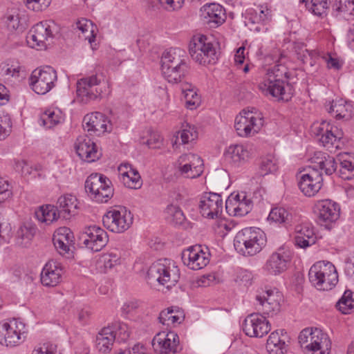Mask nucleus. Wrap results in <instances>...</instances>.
<instances>
[{
	"instance_id": "obj_1",
	"label": "nucleus",
	"mask_w": 354,
	"mask_h": 354,
	"mask_svg": "<svg viewBox=\"0 0 354 354\" xmlns=\"http://www.w3.org/2000/svg\"><path fill=\"white\" fill-rule=\"evenodd\" d=\"M266 243L264 232L259 228L245 227L235 236V250L243 256H253L259 253Z\"/></svg>"
},
{
	"instance_id": "obj_2",
	"label": "nucleus",
	"mask_w": 354,
	"mask_h": 354,
	"mask_svg": "<svg viewBox=\"0 0 354 354\" xmlns=\"http://www.w3.org/2000/svg\"><path fill=\"white\" fill-rule=\"evenodd\" d=\"M311 284L319 290L333 289L338 282V274L335 266L329 262L318 261L309 270Z\"/></svg>"
},
{
	"instance_id": "obj_3",
	"label": "nucleus",
	"mask_w": 354,
	"mask_h": 354,
	"mask_svg": "<svg viewBox=\"0 0 354 354\" xmlns=\"http://www.w3.org/2000/svg\"><path fill=\"white\" fill-rule=\"evenodd\" d=\"M147 278L151 283L158 282L169 288L178 282L180 278L179 270L168 259H158L153 263L147 271Z\"/></svg>"
},
{
	"instance_id": "obj_4",
	"label": "nucleus",
	"mask_w": 354,
	"mask_h": 354,
	"mask_svg": "<svg viewBox=\"0 0 354 354\" xmlns=\"http://www.w3.org/2000/svg\"><path fill=\"white\" fill-rule=\"evenodd\" d=\"M109 92L107 82L98 78L97 75L83 77L77 82V95L85 103L102 98Z\"/></svg>"
},
{
	"instance_id": "obj_5",
	"label": "nucleus",
	"mask_w": 354,
	"mask_h": 354,
	"mask_svg": "<svg viewBox=\"0 0 354 354\" xmlns=\"http://www.w3.org/2000/svg\"><path fill=\"white\" fill-rule=\"evenodd\" d=\"M298 339L303 350L312 354L317 351H319L320 354H325L331 347L328 335L318 328H306L302 330Z\"/></svg>"
},
{
	"instance_id": "obj_6",
	"label": "nucleus",
	"mask_w": 354,
	"mask_h": 354,
	"mask_svg": "<svg viewBox=\"0 0 354 354\" xmlns=\"http://www.w3.org/2000/svg\"><path fill=\"white\" fill-rule=\"evenodd\" d=\"M84 187L89 197L97 203H106L113 196L111 181L101 174H91L87 177Z\"/></svg>"
},
{
	"instance_id": "obj_7",
	"label": "nucleus",
	"mask_w": 354,
	"mask_h": 354,
	"mask_svg": "<svg viewBox=\"0 0 354 354\" xmlns=\"http://www.w3.org/2000/svg\"><path fill=\"white\" fill-rule=\"evenodd\" d=\"M25 324L17 319L0 323V344L15 347L22 344L26 337Z\"/></svg>"
},
{
	"instance_id": "obj_8",
	"label": "nucleus",
	"mask_w": 354,
	"mask_h": 354,
	"mask_svg": "<svg viewBox=\"0 0 354 354\" xmlns=\"http://www.w3.org/2000/svg\"><path fill=\"white\" fill-rule=\"evenodd\" d=\"M202 35L194 39L189 44V53L192 59L201 65L214 64L218 60L216 48L210 42L206 41Z\"/></svg>"
},
{
	"instance_id": "obj_9",
	"label": "nucleus",
	"mask_w": 354,
	"mask_h": 354,
	"mask_svg": "<svg viewBox=\"0 0 354 354\" xmlns=\"http://www.w3.org/2000/svg\"><path fill=\"white\" fill-rule=\"evenodd\" d=\"M133 216L124 207L118 206L111 208L103 216L104 226L115 233L127 231L133 223Z\"/></svg>"
},
{
	"instance_id": "obj_10",
	"label": "nucleus",
	"mask_w": 354,
	"mask_h": 354,
	"mask_svg": "<svg viewBox=\"0 0 354 354\" xmlns=\"http://www.w3.org/2000/svg\"><path fill=\"white\" fill-rule=\"evenodd\" d=\"M56 24L53 21H44L35 24L29 30L27 42L31 48L45 49L54 37Z\"/></svg>"
},
{
	"instance_id": "obj_11",
	"label": "nucleus",
	"mask_w": 354,
	"mask_h": 354,
	"mask_svg": "<svg viewBox=\"0 0 354 354\" xmlns=\"http://www.w3.org/2000/svg\"><path fill=\"white\" fill-rule=\"evenodd\" d=\"M313 212L317 223L330 230L340 216V206L330 199L321 200L315 204Z\"/></svg>"
},
{
	"instance_id": "obj_12",
	"label": "nucleus",
	"mask_w": 354,
	"mask_h": 354,
	"mask_svg": "<svg viewBox=\"0 0 354 354\" xmlns=\"http://www.w3.org/2000/svg\"><path fill=\"white\" fill-rule=\"evenodd\" d=\"M263 118L261 113L255 111L243 110L235 118L234 128L241 137H249L258 133L263 126Z\"/></svg>"
},
{
	"instance_id": "obj_13",
	"label": "nucleus",
	"mask_w": 354,
	"mask_h": 354,
	"mask_svg": "<svg viewBox=\"0 0 354 354\" xmlns=\"http://www.w3.org/2000/svg\"><path fill=\"white\" fill-rule=\"evenodd\" d=\"M57 79L56 71L51 66H46L32 71L29 84L36 93L44 95L54 87Z\"/></svg>"
},
{
	"instance_id": "obj_14",
	"label": "nucleus",
	"mask_w": 354,
	"mask_h": 354,
	"mask_svg": "<svg viewBox=\"0 0 354 354\" xmlns=\"http://www.w3.org/2000/svg\"><path fill=\"white\" fill-rule=\"evenodd\" d=\"M80 243L93 252L102 250L109 242L107 232L96 225L84 227L79 237Z\"/></svg>"
},
{
	"instance_id": "obj_15",
	"label": "nucleus",
	"mask_w": 354,
	"mask_h": 354,
	"mask_svg": "<svg viewBox=\"0 0 354 354\" xmlns=\"http://www.w3.org/2000/svg\"><path fill=\"white\" fill-rule=\"evenodd\" d=\"M258 86L263 95H270L278 100L288 102L293 95L292 86L288 82L286 86L284 80L266 77Z\"/></svg>"
},
{
	"instance_id": "obj_16",
	"label": "nucleus",
	"mask_w": 354,
	"mask_h": 354,
	"mask_svg": "<svg viewBox=\"0 0 354 354\" xmlns=\"http://www.w3.org/2000/svg\"><path fill=\"white\" fill-rule=\"evenodd\" d=\"M291 259L290 250L285 246H281L268 258L263 268L269 274L277 276L288 269Z\"/></svg>"
},
{
	"instance_id": "obj_17",
	"label": "nucleus",
	"mask_w": 354,
	"mask_h": 354,
	"mask_svg": "<svg viewBox=\"0 0 354 354\" xmlns=\"http://www.w3.org/2000/svg\"><path fill=\"white\" fill-rule=\"evenodd\" d=\"M210 254L208 248L201 245L191 246L182 252V261L184 265L194 270L205 268L209 262Z\"/></svg>"
},
{
	"instance_id": "obj_18",
	"label": "nucleus",
	"mask_w": 354,
	"mask_h": 354,
	"mask_svg": "<svg viewBox=\"0 0 354 354\" xmlns=\"http://www.w3.org/2000/svg\"><path fill=\"white\" fill-rule=\"evenodd\" d=\"M255 299L257 301L256 308L263 314L273 316L280 311L282 295L279 292L268 290L262 295H257Z\"/></svg>"
},
{
	"instance_id": "obj_19",
	"label": "nucleus",
	"mask_w": 354,
	"mask_h": 354,
	"mask_svg": "<svg viewBox=\"0 0 354 354\" xmlns=\"http://www.w3.org/2000/svg\"><path fill=\"white\" fill-rule=\"evenodd\" d=\"M152 346L160 354L176 353L181 350L178 335L174 331L157 333L152 339Z\"/></svg>"
},
{
	"instance_id": "obj_20",
	"label": "nucleus",
	"mask_w": 354,
	"mask_h": 354,
	"mask_svg": "<svg viewBox=\"0 0 354 354\" xmlns=\"http://www.w3.org/2000/svg\"><path fill=\"white\" fill-rule=\"evenodd\" d=\"M269 322L259 313L248 315L243 324V330L250 337H262L270 330Z\"/></svg>"
},
{
	"instance_id": "obj_21",
	"label": "nucleus",
	"mask_w": 354,
	"mask_h": 354,
	"mask_svg": "<svg viewBox=\"0 0 354 354\" xmlns=\"http://www.w3.org/2000/svg\"><path fill=\"white\" fill-rule=\"evenodd\" d=\"M298 187L306 196H314L323 185L322 174L317 170L309 169L307 173H299L298 175Z\"/></svg>"
},
{
	"instance_id": "obj_22",
	"label": "nucleus",
	"mask_w": 354,
	"mask_h": 354,
	"mask_svg": "<svg viewBox=\"0 0 354 354\" xmlns=\"http://www.w3.org/2000/svg\"><path fill=\"white\" fill-rule=\"evenodd\" d=\"M223 202L220 194L205 193L201 198L199 209L201 215L209 219L218 218L222 213Z\"/></svg>"
},
{
	"instance_id": "obj_23",
	"label": "nucleus",
	"mask_w": 354,
	"mask_h": 354,
	"mask_svg": "<svg viewBox=\"0 0 354 354\" xmlns=\"http://www.w3.org/2000/svg\"><path fill=\"white\" fill-rule=\"evenodd\" d=\"M83 127L90 135L97 136L112 129L110 120L100 112L86 115L83 119Z\"/></svg>"
},
{
	"instance_id": "obj_24",
	"label": "nucleus",
	"mask_w": 354,
	"mask_h": 354,
	"mask_svg": "<svg viewBox=\"0 0 354 354\" xmlns=\"http://www.w3.org/2000/svg\"><path fill=\"white\" fill-rule=\"evenodd\" d=\"M75 149L78 156L88 162H94L102 156L96 144L87 136H80L77 138Z\"/></svg>"
},
{
	"instance_id": "obj_25",
	"label": "nucleus",
	"mask_w": 354,
	"mask_h": 354,
	"mask_svg": "<svg viewBox=\"0 0 354 354\" xmlns=\"http://www.w3.org/2000/svg\"><path fill=\"white\" fill-rule=\"evenodd\" d=\"M310 160L311 165L309 166V169L317 170L322 174L324 172L325 174L330 176L337 171V159L326 153L316 151Z\"/></svg>"
},
{
	"instance_id": "obj_26",
	"label": "nucleus",
	"mask_w": 354,
	"mask_h": 354,
	"mask_svg": "<svg viewBox=\"0 0 354 354\" xmlns=\"http://www.w3.org/2000/svg\"><path fill=\"white\" fill-rule=\"evenodd\" d=\"M322 126L317 130L320 143L328 150L333 147L338 148V142L343 138V131L325 122H322Z\"/></svg>"
},
{
	"instance_id": "obj_27",
	"label": "nucleus",
	"mask_w": 354,
	"mask_h": 354,
	"mask_svg": "<svg viewBox=\"0 0 354 354\" xmlns=\"http://www.w3.org/2000/svg\"><path fill=\"white\" fill-rule=\"evenodd\" d=\"M63 273V268L60 263L53 260L49 261L41 270V282L44 286H56L62 281Z\"/></svg>"
},
{
	"instance_id": "obj_28",
	"label": "nucleus",
	"mask_w": 354,
	"mask_h": 354,
	"mask_svg": "<svg viewBox=\"0 0 354 354\" xmlns=\"http://www.w3.org/2000/svg\"><path fill=\"white\" fill-rule=\"evenodd\" d=\"M295 231V245L297 247L305 249L316 243L317 236L311 223H302L297 225Z\"/></svg>"
},
{
	"instance_id": "obj_29",
	"label": "nucleus",
	"mask_w": 354,
	"mask_h": 354,
	"mask_svg": "<svg viewBox=\"0 0 354 354\" xmlns=\"http://www.w3.org/2000/svg\"><path fill=\"white\" fill-rule=\"evenodd\" d=\"M201 17L208 24L214 26L221 25L225 19L223 7L217 3H209L203 6L200 10Z\"/></svg>"
},
{
	"instance_id": "obj_30",
	"label": "nucleus",
	"mask_w": 354,
	"mask_h": 354,
	"mask_svg": "<svg viewBox=\"0 0 354 354\" xmlns=\"http://www.w3.org/2000/svg\"><path fill=\"white\" fill-rule=\"evenodd\" d=\"M252 208V203L250 199H248L245 194L242 193L237 194L234 198V202L231 201H226L225 209L229 214L231 212L234 213V216H244L248 214Z\"/></svg>"
},
{
	"instance_id": "obj_31",
	"label": "nucleus",
	"mask_w": 354,
	"mask_h": 354,
	"mask_svg": "<svg viewBox=\"0 0 354 354\" xmlns=\"http://www.w3.org/2000/svg\"><path fill=\"white\" fill-rule=\"evenodd\" d=\"M268 219L277 223H283L286 226H292L300 221V216L283 207H277L271 209Z\"/></svg>"
},
{
	"instance_id": "obj_32",
	"label": "nucleus",
	"mask_w": 354,
	"mask_h": 354,
	"mask_svg": "<svg viewBox=\"0 0 354 354\" xmlns=\"http://www.w3.org/2000/svg\"><path fill=\"white\" fill-rule=\"evenodd\" d=\"M59 215L64 219H69L76 214L77 199L75 196L67 194L61 196L57 203Z\"/></svg>"
},
{
	"instance_id": "obj_33",
	"label": "nucleus",
	"mask_w": 354,
	"mask_h": 354,
	"mask_svg": "<svg viewBox=\"0 0 354 354\" xmlns=\"http://www.w3.org/2000/svg\"><path fill=\"white\" fill-rule=\"evenodd\" d=\"M225 156L230 164L239 167L248 160L250 152L243 145H234L227 148Z\"/></svg>"
},
{
	"instance_id": "obj_34",
	"label": "nucleus",
	"mask_w": 354,
	"mask_h": 354,
	"mask_svg": "<svg viewBox=\"0 0 354 354\" xmlns=\"http://www.w3.org/2000/svg\"><path fill=\"white\" fill-rule=\"evenodd\" d=\"M327 110L336 119L348 120L351 118L353 107L350 103L339 98L330 102Z\"/></svg>"
},
{
	"instance_id": "obj_35",
	"label": "nucleus",
	"mask_w": 354,
	"mask_h": 354,
	"mask_svg": "<svg viewBox=\"0 0 354 354\" xmlns=\"http://www.w3.org/2000/svg\"><path fill=\"white\" fill-rule=\"evenodd\" d=\"M185 52L180 48H171L165 51L161 57V66H174L175 67H181L183 65H187L185 62Z\"/></svg>"
},
{
	"instance_id": "obj_36",
	"label": "nucleus",
	"mask_w": 354,
	"mask_h": 354,
	"mask_svg": "<svg viewBox=\"0 0 354 354\" xmlns=\"http://www.w3.org/2000/svg\"><path fill=\"white\" fill-rule=\"evenodd\" d=\"M115 339L114 330L110 326L104 327L97 335L96 347L99 351L107 353L111 350Z\"/></svg>"
},
{
	"instance_id": "obj_37",
	"label": "nucleus",
	"mask_w": 354,
	"mask_h": 354,
	"mask_svg": "<svg viewBox=\"0 0 354 354\" xmlns=\"http://www.w3.org/2000/svg\"><path fill=\"white\" fill-rule=\"evenodd\" d=\"M35 214L39 221L46 225H49L53 221H57L59 218H62L59 215L57 207L52 205L40 207L39 209L35 211Z\"/></svg>"
},
{
	"instance_id": "obj_38",
	"label": "nucleus",
	"mask_w": 354,
	"mask_h": 354,
	"mask_svg": "<svg viewBox=\"0 0 354 354\" xmlns=\"http://www.w3.org/2000/svg\"><path fill=\"white\" fill-rule=\"evenodd\" d=\"M162 73L164 77L169 83L177 84L180 82L187 71V65H183L181 67L174 66H161Z\"/></svg>"
},
{
	"instance_id": "obj_39",
	"label": "nucleus",
	"mask_w": 354,
	"mask_h": 354,
	"mask_svg": "<svg viewBox=\"0 0 354 354\" xmlns=\"http://www.w3.org/2000/svg\"><path fill=\"white\" fill-rule=\"evenodd\" d=\"M339 164L337 172L343 180H351L354 178V162H352L347 156H340L337 158Z\"/></svg>"
},
{
	"instance_id": "obj_40",
	"label": "nucleus",
	"mask_w": 354,
	"mask_h": 354,
	"mask_svg": "<svg viewBox=\"0 0 354 354\" xmlns=\"http://www.w3.org/2000/svg\"><path fill=\"white\" fill-rule=\"evenodd\" d=\"M333 10L336 15L346 19L354 16V0H337L333 6Z\"/></svg>"
},
{
	"instance_id": "obj_41",
	"label": "nucleus",
	"mask_w": 354,
	"mask_h": 354,
	"mask_svg": "<svg viewBox=\"0 0 354 354\" xmlns=\"http://www.w3.org/2000/svg\"><path fill=\"white\" fill-rule=\"evenodd\" d=\"M300 3H305L308 10L313 15L322 17L326 14L330 0H300Z\"/></svg>"
},
{
	"instance_id": "obj_42",
	"label": "nucleus",
	"mask_w": 354,
	"mask_h": 354,
	"mask_svg": "<svg viewBox=\"0 0 354 354\" xmlns=\"http://www.w3.org/2000/svg\"><path fill=\"white\" fill-rule=\"evenodd\" d=\"M342 314L347 315L354 312V293L350 290L344 292L335 305Z\"/></svg>"
},
{
	"instance_id": "obj_43",
	"label": "nucleus",
	"mask_w": 354,
	"mask_h": 354,
	"mask_svg": "<svg viewBox=\"0 0 354 354\" xmlns=\"http://www.w3.org/2000/svg\"><path fill=\"white\" fill-rule=\"evenodd\" d=\"M182 92L186 100V107L191 110L196 109L200 104V97L197 94L194 87L187 83L182 86Z\"/></svg>"
},
{
	"instance_id": "obj_44",
	"label": "nucleus",
	"mask_w": 354,
	"mask_h": 354,
	"mask_svg": "<svg viewBox=\"0 0 354 354\" xmlns=\"http://www.w3.org/2000/svg\"><path fill=\"white\" fill-rule=\"evenodd\" d=\"M62 119L59 110L48 109L41 114L39 119L41 125L46 128L50 129L59 124Z\"/></svg>"
},
{
	"instance_id": "obj_45",
	"label": "nucleus",
	"mask_w": 354,
	"mask_h": 354,
	"mask_svg": "<svg viewBox=\"0 0 354 354\" xmlns=\"http://www.w3.org/2000/svg\"><path fill=\"white\" fill-rule=\"evenodd\" d=\"M122 180L124 185L131 189H137L141 186V178L138 171L130 168L129 171L122 172Z\"/></svg>"
},
{
	"instance_id": "obj_46",
	"label": "nucleus",
	"mask_w": 354,
	"mask_h": 354,
	"mask_svg": "<svg viewBox=\"0 0 354 354\" xmlns=\"http://www.w3.org/2000/svg\"><path fill=\"white\" fill-rule=\"evenodd\" d=\"M174 313V308L170 307L167 310L160 312L158 319L163 325L169 326L176 323H181L184 319V313H179V316H173Z\"/></svg>"
},
{
	"instance_id": "obj_47",
	"label": "nucleus",
	"mask_w": 354,
	"mask_h": 354,
	"mask_svg": "<svg viewBox=\"0 0 354 354\" xmlns=\"http://www.w3.org/2000/svg\"><path fill=\"white\" fill-rule=\"evenodd\" d=\"M278 169L277 159L272 155H268L263 158L260 162L259 173L261 176L276 171Z\"/></svg>"
},
{
	"instance_id": "obj_48",
	"label": "nucleus",
	"mask_w": 354,
	"mask_h": 354,
	"mask_svg": "<svg viewBox=\"0 0 354 354\" xmlns=\"http://www.w3.org/2000/svg\"><path fill=\"white\" fill-rule=\"evenodd\" d=\"M177 162L190 165L191 167H193L194 169L203 171V160L199 156L194 153H189L183 154L178 158Z\"/></svg>"
},
{
	"instance_id": "obj_49",
	"label": "nucleus",
	"mask_w": 354,
	"mask_h": 354,
	"mask_svg": "<svg viewBox=\"0 0 354 354\" xmlns=\"http://www.w3.org/2000/svg\"><path fill=\"white\" fill-rule=\"evenodd\" d=\"M77 28L84 34L85 39L89 43L94 41V26L91 21L82 19L77 22Z\"/></svg>"
},
{
	"instance_id": "obj_50",
	"label": "nucleus",
	"mask_w": 354,
	"mask_h": 354,
	"mask_svg": "<svg viewBox=\"0 0 354 354\" xmlns=\"http://www.w3.org/2000/svg\"><path fill=\"white\" fill-rule=\"evenodd\" d=\"M279 62H277V64L273 67L268 69L266 77H271L278 80L285 78L287 80L290 77L288 68L283 64H279Z\"/></svg>"
},
{
	"instance_id": "obj_51",
	"label": "nucleus",
	"mask_w": 354,
	"mask_h": 354,
	"mask_svg": "<svg viewBox=\"0 0 354 354\" xmlns=\"http://www.w3.org/2000/svg\"><path fill=\"white\" fill-rule=\"evenodd\" d=\"M165 212L170 217L171 221L175 225H181L185 220V216L181 209L173 204L169 205Z\"/></svg>"
},
{
	"instance_id": "obj_52",
	"label": "nucleus",
	"mask_w": 354,
	"mask_h": 354,
	"mask_svg": "<svg viewBox=\"0 0 354 354\" xmlns=\"http://www.w3.org/2000/svg\"><path fill=\"white\" fill-rule=\"evenodd\" d=\"M180 135L182 144H187L192 142L198 137V132L195 127L189 124H186L183 126V129L180 131L178 132Z\"/></svg>"
},
{
	"instance_id": "obj_53",
	"label": "nucleus",
	"mask_w": 354,
	"mask_h": 354,
	"mask_svg": "<svg viewBox=\"0 0 354 354\" xmlns=\"http://www.w3.org/2000/svg\"><path fill=\"white\" fill-rule=\"evenodd\" d=\"M100 261L103 263L105 271L120 263V256L115 252H109L102 256Z\"/></svg>"
},
{
	"instance_id": "obj_54",
	"label": "nucleus",
	"mask_w": 354,
	"mask_h": 354,
	"mask_svg": "<svg viewBox=\"0 0 354 354\" xmlns=\"http://www.w3.org/2000/svg\"><path fill=\"white\" fill-rule=\"evenodd\" d=\"M177 163L178 168L179 171L180 172V174L186 178H195L200 176L203 173V170H198L196 169H194L193 167H191L190 165L181 162Z\"/></svg>"
},
{
	"instance_id": "obj_55",
	"label": "nucleus",
	"mask_w": 354,
	"mask_h": 354,
	"mask_svg": "<svg viewBox=\"0 0 354 354\" xmlns=\"http://www.w3.org/2000/svg\"><path fill=\"white\" fill-rule=\"evenodd\" d=\"M12 236V227L6 218L0 214V241H8Z\"/></svg>"
},
{
	"instance_id": "obj_56",
	"label": "nucleus",
	"mask_w": 354,
	"mask_h": 354,
	"mask_svg": "<svg viewBox=\"0 0 354 354\" xmlns=\"http://www.w3.org/2000/svg\"><path fill=\"white\" fill-rule=\"evenodd\" d=\"M26 6L35 12H39L46 9L50 4L51 0H24Z\"/></svg>"
},
{
	"instance_id": "obj_57",
	"label": "nucleus",
	"mask_w": 354,
	"mask_h": 354,
	"mask_svg": "<svg viewBox=\"0 0 354 354\" xmlns=\"http://www.w3.org/2000/svg\"><path fill=\"white\" fill-rule=\"evenodd\" d=\"M115 330H114V335H115V339L118 338L120 341L125 342L128 339L130 336L131 331L127 324L124 323H116L114 325Z\"/></svg>"
},
{
	"instance_id": "obj_58",
	"label": "nucleus",
	"mask_w": 354,
	"mask_h": 354,
	"mask_svg": "<svg viewBox=\"0 0 354 354\" xmlns=\"http://www.w3.org/2000/svg\"><path fill=\"white\" fill-rule=\"evenodd\" d=\"M12 192L8 180L0 178V203L11 198Z\"/></svg>"
},
{
	"instance_id": "obj_59",
	"label": "nucleus",
	"mask_w": 354,
	"mask_h": 354,
	"mask_svg": "<svg viewBox=\"0 0 354 354\" xmlns=\"http://www.w3.org/2000/svg\"><path fill=\"white\" fill-rule=\"evenodd\" d=\"M253 275L247 270H241L237 273L236 281L241 286H249L252 283Z\"/></svg>"
},
{
	"instance_id": "obj_60",
	"label": "nucleus",
	"mask_w": 354,
	"mask_h": 354,
	"mask_svg": "<svg viewBox=\"0 0 354 354\" xmlns=\"http://www.w3.org/2000/svg\"><path fill=\"white\" fill-rule=\"evenodd\" d=\"M53 238L73 243L74 241V235L73 232L66 227H59L54 234Z\"/></svg>"
},
{
	"instance_id": "obj_61",
	"label": "nucleus",
	"mask_w": 354,
	"mask_h": 354,
	"mask_svg": "<svg viewBox=\"0 0 354 354\" xmlns=\"http://www.w3.org/2000/svg\"><path fill=\"white\" fill-rule=\"evenodd\" d=\"M11 131V123L6 116L0 115V140L5 139Z\"/></svg>"
},
{
	"instance_id": "obj_62",
	"label": "nucleus",
	"mask_w": 354,
	"mask_h": 354,
	"mask_svg": "<svg viewBox=\"0 0 354 354\" xmlns=\"http://www.w3.org/2000/svg\"><path fill=\"white\" fill-rule=\"evenodd\" d=\"M53 241L55 248H56L57 252L62 255L67 254L70 250V245L73 243V242L64 241L62 240L54 238H53Z\"/></svg>"
},
{
	"instance_id": "obj_63",
	"label": "nucleus",
	"mask_w": 354,
	"mask_h": 354,
	"mask_svg": "<svg viewBox=\"0 0 354 354\" xmlns=\"http://www.w3.org/2000/svg\"><path fill=\"white\" fill-rule=\"evenodd\" d=\"M35 229L21 226L17 232V236L22 240L30 241L33 237Z\"/></svg>"
},
{
	"instance_id": "obj_64",
	"label": "nucleus",
	"mask_w": 354,
	"mask_h": 354,
	"mask_svg": "<svg viewBox=\"0 0 354 354\" xmlns=\"http://www.w3.org/2000/svg\"><path fill=\"white\" fill-rule=\"evenodd\" d=\"M32 354H57V346L51 344H44L41 347L34 349Z\"/></svg>"
}]
</instances>
